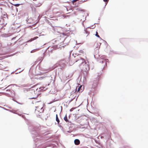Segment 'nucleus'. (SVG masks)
Returning <instances> with one entry per match:
<instances>
[{"label": "nucleus", "mask_w": 148, "mask_h": 148, "mask_svg": "<svg viewBox=\"0 0 148 148\" xmlns=\"http://www.w3.org/2000/svg\"><path fill=\"white\" fill-rule=\"evenodd\" d=\"M76 62L79 66H80L82 65H83L84 67H82L81 68L82 69V70L84 71H87L89 70V66L86 64V63L85 62V60L84 59L80 58V59H79L76 61Z\"/></svg>", "instance_id": "nucleus-1"}, {"label": "nucleus", "mask_w": 148, "mask_h": 148, "mask_svg": "<svg viewBox=\"0 0 148 148\" xmlns=\"http://www.w3.org/2000/svg\"><path fill=\"white\" fill-rule=\"evenodd\" d=\"M35 106L36 109L35 112L36 114H37L38 112L40 113L43 111L44 109H42L43 104L42 102L36 101L35 102Z\"/></svg>", "instance_id": "nucleus-2"}, {"label": "nucleus", "mask_w": 148, "mask_h": 148, "mask_svg": "<svg viewBox=\"0 0 148 148\" xmlns=\"http://www.w3.org/2000/svg\"><path fill=\"white\" fill-rule=\"evenodd\" d=\"M99 76H97V78L94 79L92 83V85L94 88L96 87L97 85L99 80Z\"/></svg>", "instance_id": "nucleus-3"}, {"label": "nucleus", "mask_w": 148, "mask_h": 148, "mask_svg": "<svg viewBox=\"0 0 148 148\" xmlns=\"http://www.w3.org/2000/svg\"><path fill=\"white\" fill-rule=\"evenodd\" d=\"M101 45V43L99 41H97L95 44V47L96 48H98L99 49L100 48V46Z\"/></svg>", "instance_id": "nucleus-4"}, {"label": "nucleus", "mask_w": 148, "mask_h": 148, "mask_svg": "<svg viewBox=\"0 0 148 148\" xmlns=\"http://www.w3.org/2000/svg\"><path fill=\"white\" fill-rule=\"evenodd\" d=\"M80 141L79 139H76L74 140V143L75 145H78L80 144Z\"/></svg>", "instance_id": "nucleus-5"}, {"label": "nucleus", "mask_w": 148, "mask_h": 148, "mask_svg": "<svg viewBox=\"0 0 148 148\" xmlns=\"http://www.w3.org/2000/svg\"><path fill=\"white\" fill-rule=\"evenodd\" d=\"M83 50H84V49H83V50L81 49V50H79V53L78 54V55H81L84 54L85 53Z\"/></svg>", "instance_id": "nucleus-6"}, {"label": "nucleus", "mask_w": 148, "mask_h": 148, "mask_svg": "<svg viewBox=\"0 0 148 148\" xmlns=\"http://www.w3.org/2000/svg\"><path fill=\"white\" fill-rule=\"evenodd\" d=\"M82 87V86H79L77 90V88H76V90L75 91V92L76 93H77L78 92H79L81 88Z\"/></svg>", "instance_id": "nucleus-7"}, {"label": "nucleus", "mask_w": 148, "mask_h": 148, "mask_svg": "<svg viewBox=\"0 0 148 148\" xmlns=\"http://www.w3.org/2000/svg\"><path fill=\"white\" fill-rule=\"evenodd\" d=\"M38 38V37H34V38H31L29 41V42H31L35 40H36V39H37V38Z\"/></svg>", "instance_id": "nucleus-8"}, {"label": "nucleus", "mask_w": 148, "mask_h": 148, "mask_svg": "<svg viewBox=\"0 0 148 148\" xmlns=\"http://www.w3.org/2000/svg\"><path fill=\"white\" fill-rule=\"evenodd\" d=\"M56 121L58 123V124L60 122V121L58 118V115L57 114H56Z\"/></svg>", "instance_id": "nucleus-9"}, {"label": "nucleus", "mask_w": 148, "mask_h": 148, "mask_svg": "<svg viewBox=\"0 0 148 148\" xmlns=\"http://www.w3.org/2000/svg\"><path fill=\"white\" fill-rule=\"evenodd\" d=\"M64 120L66 121V122H68V120L67 119V116H66V115L64 117Z\"/></svg>", "instance_id": "nucleus-10"}, {"label": "nucleus", "mask_w": 148, "mask_h": 148, "mask_svg": "<svg viewBox=\"0 0 148 148\" xmlns=\"http://www.w3.org/2000/svg\"><path fill=\"white\" fill-rule=\"evenodd\" d=\"M125 39L124 38H121L120 40V41L121 43H122L125 41Z\"/></svg>", "instance_id": "nucleus-11"}, {"label": "nucleus", "mask_w": 148, "mask_h": 148, "mask_svg": "<svg viewBox=\"0 0 148 148\" xmlns=\"http://www.w3.org/2000/svg\"><path fill=\"white\" fill-rule=\"evenodd\" d=\"M95 36L97 37L100 38V37L98 35V34L97 31L96 32V33L95 34Z\"/></svg>", "instance_id": "nucleus-12"}, {"label": "nucleus", "mask_w": 148, "mask_h": 148, "mask_svg": "<svg viewBox=\"0 0 148 148\" xmlns=\"http://www.w3.org/2000/svg\"><path fill=\"white\" fill-rule=\"evenodd\" d=\"M40 90H45L46 88L45 87H41L40 88Z\"/></svg>", "instance_id": "nucleus-13"}, {"label": "nucleus", "mask_w": 148, "mask_h": 148, "mask_svg": "<svg viewBox=\"0 0 148 148\" xmlns=\"http://www.w3.org/2000/svg\"><path fill=\"white\" fill-rule=\"evenodd\" d=\"M37 51V49H34V50H33L32 51H31V52L32 53L34 52H35L36 51Z\"/></svg>", "instance_id": "nucleus-14"}, {"label": "nucleus", "mask_w": 148, "mask_h": 148, "mask_svg": "<svg viewBox=\"0 0 148 148\" xmlns=\"http://www.w3.org/2000/svg\"><path fill=\"white\" fill-rule=\"evenodd\" d=\"M60 45L59 46V48H60L61 49H62V48L63 49L64 48V46H62L60 47Z\"/></svg>", "instance_id": "nucleus-15"}, {"label": "nucleus", "mask_w": 148, "mask_h": 148, "mask_svg": "<svg viewBox=\"0 0 148 148\" xmlns=\"http://www.w3.org/2000/svg\"><path fill=\"white\" fill-rule=\"evenodd\" d=\"M109 0H103L105 2L107 3Z\"/></svg>", "instance_id": "nucleus-16"}, {"label": "nucleus", "mask_w": 148, "mask_h": 148, "mask_svg": "<svg viewBox=\"0 0 148 148\" xmlns=\"http://www.w3.org/2000/svg\"><path fill=\"white\" fill-rule=\"evenodd\" d=\"M85 32H86V34H89V32H88V31H86H86H85Z\"/></svg>", "instance_id": "nucleus-17"}, {"label": "nucleus", "mask_w": 148, "mask_h": 148, "mask_svg": "<svg viewBox=\"0 0 148 148\" xmlns=\"http://www.w3.org/2000/svg\"><path fill=\"white\" fill-rule=\"evenodd\" d=\"M78 0H73V2H76V1H77Z\"/></svg>", "instance_id": "nucleus-18"}, {"label": "nucleus", "mask_w": 148, "mask_h": 148, "mask_svg": "<svg viewBox=\"0 0 148 148\" xmlns=\"http://www.w3.org/2000/svg\"><path fill=\"white\" fill-rule=\"evenodd\" d=\"M87 1V0H84V1H82L83 2H84L86 1Z\"/></svg>", "instance_id": "nucleus-19"}, {"label": "nucleus", "mask_w": 148, "mask_h": 148, "mask_svg": "<svg viewBox=\"0 0 148 148\" xmlns=\"http://www.w3.org/2000/svg\"><path fill=\"white\" fill-rule=\"evenodd\" d=\"M80 11H81L83 12H84V10H80Z\"/></svg>", "instance_id": "nucleus-20"}, {"label": "nucleus", "mask_w": 148, "mask_h": 148, "mask_svg": "<svg viewBox=\"0 0 148 148\" xmlns=\"http://www.w3.org/2000/svg\"><path fill=\"white\" fill-rule=\"evenodd\" d=\"M15 38H16V37L13 38H12V40H13V39H14Z\"/></svg>", "instance_id": "nucleus-21"}, {"label": "nucleus", "mask_w": 148, "mask_h": 148, "mask_svg": "<svg viewBox=\"0 0 148 148\" xmlns=\"http://www.w3.org/2000/svg\"><path fill=\"white\" fill-rule=\"evenodd\" d=\"M104 61H105V60H104V61H103L102 62H103Z\"/></svg>", "instance_id": "nucleus-22"}, {"label": "nucleus", "mask_w": 148, "mask_h": 148, "mask_svg": "<svg viewBox=\"0 0 148 148\" xmlns=\"http://www.w3.org/2000/svg\"><path fill=\"white\" fill-rule=\"evenodd\" d=\"M40 5L39 6H40V5H41V4H40Z\"/></svg>", "instance_id": "nucleus-23"}, {"label": "nucleus", "mask_w": 148, "mask_h": 148, "mask_svg": "<svg viewBox=\"0 0 148 148\" xmlns=\"http://www.w3.org/2000/svg\"><path fill=\"white\" fill-rule=\"evenodd\" d=\"M17 41V40H16V41Z\"/></svg>", "instance_id": "nucleus-24"}, {"label": "nucleus", "mask_w": 148, "mask_h": 148, "mask_svg": "<svg viewBox=\"0 0 148 148\" xmlns=\"http://www.w3.org/2000/svg\"><path fill=\"white\" fill-rule=\"evenodd\" d=\"M17 41V40H16V41Z\"/></svg>", "instance_id": "nucleus-25"}, {"label": "nucleus", "mask_w": 148, "mask_h": 148, "mask_svg": "<svg viewBox=\"0 0 148 148\" xmlns=\"http://www.w3.org/2000/svg\"><path fill=\"white\" fill-rule=\"evenodd\" d=\"M17 41V40H16V41Z\"/></svg>", "instance_id": "nucleus-26"}, {"label": "nucleus", "mask_w": 148, "mask_h": 148, "mask_svg": "<svg viewBox=\"0 0 148 148\" xmlns=\"http://www.w3.org/2000/svg\"><path fill=\"white\" fill-rule=\"evenodd\" d=\"M72 111V110H70V111Z\"/></svg>", "instance_id": "nucleus-27"}, {"label": "nucleus", "mask_w": 148, "mask_h": 148, "mask_svg": "<svg viewBox=\"0 0 148 148\" xmlns=\"http://www.w3.org/2000/svg\"><path fill=\"white\" fill-rule=\"evenodd\" d=\"M72 111V110H70V111Z\"/></svg>", "instance_id": "nucleus-28"}]
</instances>
